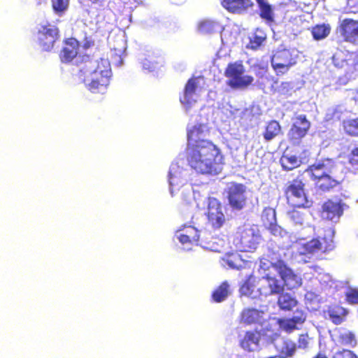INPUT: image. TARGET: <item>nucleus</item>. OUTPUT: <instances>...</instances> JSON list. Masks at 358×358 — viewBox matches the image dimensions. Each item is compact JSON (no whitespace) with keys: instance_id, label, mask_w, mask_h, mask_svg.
<instances>
[{"instance_id":"1","label":"nucleus","mask_w":358,"mask_h":358,"mask_svg":"<svg viewBox=\"0 0 358 358\" xmlns=\"http://www.w3.org/2000/svg\"><path fill=\"white\" fill-rule=\"evenodd\" d=\"M187 164L196 173L215 176L222 171L224 156L217 145L210 141H202L199 145L186 147Z\"/></svg>"},{"instance_id":"2","label":"nucleus","mask_w":358,"mask_h":358,"mask_svg":"<svg viewBox=\"0 0 358 358\" xmlns=\"http://www.w3.org/2000/svg\"><path fill=\"white\" fill-rule=\"evenodd\" d=\"M112 76L110 62L104 59L94 61L83 59L77 73L78 80L85 83L92 93L103 94L107 90Z\"/></svg>"},{"instance_id":"3","label":"nucleus","mask_w":358,"mask_h":358,"mask_svg":"<svg viewBox=\"0 0 358 358\" xmlns=\"http://www.w3.org/2000/svg\"><path fill=\"white\" fill-rule=\"evenodd\" d=\"M336 164L332 159L324 158L309 165L306 169L314 182L317 192L325 193L341 184L342 180L334 174Z\"/></svg>"},{"instance_id":"4","label":"nucleus","mask_w":358,"mask_h":358,"mask_svg":"<svg viewBox=\"0 0 358 358\" xmlns=\"http://www.w3.org/2000/svg\"><path fill=\"white\" fill-rule=\"evenodd\" d=\"M335 229L333 227L324 229L322 236L312 238L303 244V252L306 255L324 254L332 251L335 248L334 238Z\"/></svg>"},{"instance_id":"5","label":"nucleus","mask_w":358,"mask_h":358,"mask_svg":"<svg viewBox=\"0 0 358 358\" xmlns=\"http://www.w3.org/2000/svg\"><path fill=\"white\" fill-rule=\"evenodd\" d=\"M284 194L288 203L292 207L308 208L311 206V202L308 200L305 192V183L300 177L287 182Z\"/></svg>"},{"instance_id":"6","label":"nucleus","mask_w":358,"mask_h":358,"mask_svg":"<svg viewBox=\"0 0 358 358\" xmlns=\"http://www.w3.org/2000/svg\"><path fill=\"white\" fill-rule=\"evenodd\" d=\"M298 58L297 50L294 48L278 50L271 57V66L277 76H282L297 64Z\"/></svg>"},{"instance_id":"7","label":"nucleus","mask_w":358,"mask_h":358,"mask_svg":"<svg viewBox=\"0 0 358 358\" xmlns=\"http://www.w3.org/2000/svg\"><path fill=\"white\" fill-rule=\"evenodd\" d=\"M244 71L241 62L229 63L224 70V76L229 78L227 85L232 89L245 88L250 85L254 78L251 76H243Z\"/></svg>"},{"instance_id":"8","label":"nucleus","mask_w":358,"mask_h":358,"mask_svg":"<svg viewBox=\"0 0 358 358\" xmlns=\"http://www.w3.org/2000/svg\"><path fill=\"white\" fill-rule=\"evenodd\" d=\"M331 59L334 65L338 69H343L346 74L350 76L358 75L357 52L337 49Z\"/></svg>"},{"instance_id":"9","label":"nucleus","mask_w":358,"mask_h":358,"mask_svg":"<svg viewBox=\"0 0 358 358\" xmlns=\"http://www.w3.org/2000/svg\"><path fill=\"white\" fill-rule=\"evenodd\" d=\"M260 236L251 227L240 229L234 239V244L237 250L241 252H252L259 245Z\"/></svg>"},{"instance_id":"10","label":"nucleus","mask_w":358,"mask_h":358,"mask_svg":"<svg viewBox=\"0 0 358 358\" xmlns=\"http://www.w3.org/2000/svg\"><path fill=\"white\" fill-rule=\"evenodd\" d=\"M37 43L43 51H50L59 38V29L52 24L47 23L40 26L36 33Z\"/></svg>"},{"instance_id":"11","label":"nucleus","mask_w":358,"mask_h":358,"mask_svg":"<svg viewBox=\"0 0 358 358\" xmlns=\"http://www.w3.org/2000/svg\"><path fill=\"white\" fill-rule=\"evenodd\" d=\"M247 187L242 183L231 182L225 192L229 206L235 210H241L246 205Z\"/></svg>"},{"instance_id":"12","label":"nucleus","mask_w":358,"mask_h":358,"mask_svg":"<svg viewBox=\"0 0 358 358\" xmlns=\"http://www.w3.org/2000/svg\"><path fill=\"white\" fill-rule=\"evenodd\" d=\"M271 265L278 272L284 282L282 285L287 289H292L299 287L301 285V279L287 266L283 260L279 259L274 263H271Z\"/></svg>"},{"instance_id":"13","label":"nucleus","mask_w":358,"mask_h":358,"mask_svg":"<svg viewBox=\"0 0 358 358\" xmlns=\"http://www.w3.org/2000/svg\"><path fill=\"white\" fill-rule=\"evenodd\" d=\"M293 122L288 132L290 141L299 142L308 134L311 124L303 114L296 115L293 117Z\"/></svg>"},{"instance_id":"14","label":"nucleus","mask_w":358,"mask_h":358,"mask_svg":"<svg viewBox=\"0 0 358 358\" xmlns=\"http://www.w3.org/2000/svg\"><path fill=\"white\" fill-rule=\"evenodd\" d=\"M345 203L342 199H327L321 208V217L327 220L337 222L343 214Z\"/></svg>"},{"instance_id":"15","label":"nucleus","mask_w":358,"mask_h":358,"mask_svg":"<svg viewBox=\"0 0 358 358\" xmlns=\"http://www.w3.org/2000/svg\"><path fill=\"white\" fill-rule=\"evenodd\" d=\"M217 230L203 229L201 230L200 245L207 250L220 252L224 248V236H219L216 233Z\"/></svg>"},{"instance_id":"16","label":"nucleus","mask_w":358,"mask_h":358,"mask_svg":"<svg viewBox=\"0 0 358 358\" xmlns=\"http://www.w3.org/2000/svg\"><path fill=\"white\" fill-rule=\"evenodd\" d=\"M207 217L213 230H217L225 223V215L222 212L221 203L216 199H210L208 202Z\"/></svg>"},{"instance_id":"17","label":"nucleus","mask_w":358,"mask_h":358,"mask_svg":"<svg viewBox=\"0 0 358 358\" xmlns=\"http://www.w3.org/2000/svg\"><path fill=\"white\" fill-rule=\"evenodd\" d=\"M338 30L345 42L358 43V20L345 18L339 23Z\"/></svg>"},{"instance_id":"18","label":"nucleus","mask_w":358,"mask_h":358,"mask_svg":"<svg viewBox=\"0 0 358 358\" xmlns=\"http://www.w3.org/2000/svg\"><path fill=\"white\" fill-rule=\"evenodd\" d=\"M260 285L258 291L261 296H268L271 295L279 294L283 292L284 285L280 280L275 277L269 275L268 274L262 277L259 280Z\"/></svg>"},{"instance_id":"19","label":"nucleus","mask_w":358,"mask_h":358,"mask_svg":"<svg viewBox=\"0 0 358 358\" xmlns=\"http://www.w3.org/2000/svg\"><path fill=\"white\" fill-rule=\"evenodd\" d=\"M80 42L73 37L66 38L63 40V46L59 51V57L62 63L71 62L78 55Z\"/></svg>"},{"instance_id":"20","label":"nucleus","mask_w":358,"mask_h":358,"mask_svg":"<svg viewBox=\"0 0 358 358\" xmlns=\"http://www.w3.org/2000/svg\"><path fill=\"white\" fill-rule=\"evenodd\" d=\"M206 125L204 124L198 123L188 129L187 131V147L193 145H199L202 141H208L203 138L205 137Z\"/></svg>"},{"instance_id":"21","label":"nucleus","mask_w":358,"mask_h":358,"mask_svg":"<svg viewBox=\"0 0 358 358\" xmlns=\"http://www.w3.org/2000/svg\"><path fill=\"white\" fill-rule=\"evenodd\" d=\"M178 232V238L182 244H200L201 231H199L195 227L187 226Z\"/></svg>"},{"instance_id":"22","label":"nucleus","mask_w":358,"mask_h":358,"mask_svg":"<svg viewBox=\"0 0 358 358\" xmlns=\"http://www.w3.org/2000/svg\"><path fill=\"white\" fill-rule=\"evenodd\" d=\"M261 334L257 330L248 331L240 340L241 347L247 351H254L259 346Z\"/></svg>"},{"instance_id":"23","label":"nucleus","mask_w":358,"mask_h":358,"mask_svg":"<svg viewBox=\"0 0 358 358\" xmlns=\"http://www.w3.org/2000/svg\"><path fill=\"white\" fill-rule=\"evenodd\" d=\"M196 87L197 83L196 78H189L185 85L182 96L180 97V101L183 105L189 107L192 103L196 102L193 96L196 93Z\"/></svg>"},{"instance_id":"24","label":"nucleus","mask_w":358,"mask_h":358,"mask_svg":"<svg viewBox=\"0 0 358 358\" xmlns=\"http://www.w3.org/2000/svg\"><path fill=\"white\" fill-rule=\"evenodd\" d=\"M222 6L231 13H242L253 6L251 0H222Z\"/></svg>"},{"instance_id":"25","label":"nucleus","mask_w":358,"mask_h":358,"mask_svg":"<svg viewBox=\"0 0 358 358\" xmlns=\"http://www.w3.org/2000/svg\"><path fill=\"white\" fill-rule=\"evenodd\" d=\"M282 133V127L277 120L268 121L264 128L262 136L266 141H271Z\"/></svg>"},{"instance_id":"26","label":"nucleus","mask_w":358,"mask_h":358,"mask_svg":"<svg viewBox=\"0 0 358 358\" xmlns=\"http://www.w3.org/2000/svg\"><path fill=\"white\" fill-rule=\"evenodd\" d=\"M330 320L334 324H340L345 320L346 316L348 313V310L341 306H334L330 307L327 310Z\"/></svg>"},{"instance_id":"27","label":"nucleus","mask_w":358,"mask_h":358,"mask_svg":"<svg viewBox=\"0 0 358 358\" xmlns=\"http://www.w3.org/2000/svg\"><path fill=\"white\" fill-rule=\"evenodd\" d=\"M341 127L345 134L358 138V117L343 120L341 122Z\"/></svg>"},{"instance_id":"28","label":"nucleus","mask_w":358,"mask_h":358,"mask_svg":"<svg viewBox=\"0 0 358 358\" xmlns=\"http://www.w3.org/2000/svg\"><path fill=\"white\" fill-rule=\"evenodd\" d=\"M262 312L255 308H245L241 313V322L246 324L257 323L261 317Z\"/></svg>"},{"instance_id":"29","label":"nucleus","mask_w":358,"mask_h":358,"mask_svg":"<svg viewBox=\"0 0 358 358\" xmlns=\"http://www.w3.org/2000/svg\"><path fill=\"white\" fill-rule=\"evenodd\" d=\"M229 293V285L227 281H224L212 292L211 298L214 302L220 303L227 298Z\"/></svg>"},{"instance_id":"30","label":"nucleus","mask_w":358,"mask_h":358,"mask_svg":"<svg viewBox=\"0 0 358 358\" xmlns=\"http://www.w3.org/2000/svg\"><path fill=\"white\" fill-rule=\"evenodd\" d=\"M277 303L281 310H291L296 306L298 301L291 294L281 292L278 296Z\"/></svg>"},{"instance_id":"31","label":"nucleus","mask_w":358,"mask_h":358,"mask_svg":"<svg viewBox=\"0 0 358 358\" xmlns=\"http://www.w3.org/2000/svg\"><path fill=\"white\" fill-rule=\"evenodd\" d=\"M311 34L315 41H320L327 38L331 31V27L329 24H320L311 28Z\"/></svg>"},{"instance_id":"32","label":"nucleus","mask_w":358,"mask_h":358,"mask_svg":"<svg viewBox=\"0 0 358 358\" xmlns=\"http://www.w3.org/2000/svg\"><path fill=\"white\" fill-rule=\"evenodd\" d=\"M282 169L285 171H291L301 165V161L298 157L292 155H283L280 159Z\"/></svg>"},{"instance_id":"33","label":"nucleus","mask_w":358,"mask_h":358,"mask_svg":"<svg viewBox=\"0 0 358 358\" xmlns=\"http://www.w3.org/2000/svg\"><path fill=\"white\" fill-rule=\"evenodd\" d=\"M338 341L341 345L350 348H355L357 344L354 333L350 331H344L340 333Z\"/></svg>"},{"instance_id":"34","label":"nucleus","mask_w":358,"mask_h":358,"mask_svg":"<svg viewBox=\"0 0 358 358\" xmlns=\"http://www.w3.org/2000/svg\"><path fill=\"white\" fill-rule=\"evenodd\" d=\"M260 9V17L268 22H273V15L271 6L266 1L258 3Z\"/></svg>"},{"instance_id":"35","label":"nucleus","mask_w":358,"mask_h":358,"mask_svg":"<svg viewBox=\"0 0 358 358\" xmlns=\"http://www.w3.org/2000/svg\"><path fill=\"white\" fill-rule=\"evenodd\" d=\"M301 208L293 207V208L287 212L289 219L296 224L302 225L305 221L306 214L304 212L299 210Z\"/></svg>"},{"instance_id":"36","label":"nucleus","mask_w":358,"mask_h":358,"mask_svg":"<svg viewBox=\"0 0 358 358\" xmlns=\"http://www.w3.org/2000/svg\"><path fill=\"white\" fill-rule=\"evenodd\" d=\"M278 324L281 329L288 333L298 329V325H300L293 317L280 319Z\"/></svg>"},{"instance_id":"37","label":"nucleus","mask_w":358,"mask_h":358,"mask_svg":"<svg viewBox=\"0 0 358 358\" xmlns=\"http://www.w3.org/2000/svg\"><path fill=\"white\" fill-rule=\"evenodd\" d=\"M296 351V344L292 341L286 340L283 342L280 353L285 357L292 356Z\"/></svg>"},{"instance_id":"38","label":"nucleus","mask_w":358,"mask_h":358,"mask_svg":"<svg viewBox=\"0 0 358 358\" xmlns=\"http://www.w3.org/2000/svg\"><path fill=\"white\" fill-rule=\"evenodd\" d=\"M51 2L54 12L59 15L63 13L69 6V0H51Z\"/></svg>"},{"instance_id":"39","label":"nucleus","mask_w":358,"mask_h":358,"mask_svg":"<svg viewBox=\"0 0 358 358\" xmlns=\"http://www.w3.org/2000/svg\"><path fill=\"white\" fill-rule=\"evenodd\" d=\"M265 39V36L258 35L257 33H255L252 37L250 38L248 47L252 50H257L261 46Z\"/></svg>"},{"instance_id":"40","label":"nucleus","mask_w":358,"mask_h":358,"mask_svg":"<svg viewBox=\"0 0 358 358\" xmlns=\"http://www.w3.org/2000/svg\"><path fill=\"white\" fill-rule=\"evenodd\" d=\"M348 162L356 170H358V145L355 146L348 156Z\"/></svg>"},{"instance_id":"41","label":"nucleus","mask_w":358,"mask_h":358,"mask_svg":"<svg viewBox=\"0 0 358 358\" xmlns=\"http://www.w3.org/2000/svg\"><path fill=\"white\" fill-rule=\"evenodd\" d=\"M215 23L212 21L204 20L199 24L198 29L200 33L206 34L212 33L215 29Z\"/></svg>"},{"instance_id":"42","label":"nucleus","mask_w":358,"mask_h":358,"mask_svg":"<svg viewBox=\"0 0 358 358\" xmlns=\"http://www.w3.org/2000/svg\"><path fill=\"white\" fill-rule=\"evenodd\" d=\"M253 287L254 283L251 280V277H249L241 286L240 293L243 295L250 296L253 292Z\"/></svg>"},{"instance_id":"43","label":"nucleus","mask_w":358,"mask_h":358,"mask_svg":"<svg viewBox=\"0 0 358 358\" xmlns=\"http://www.w3.org/2000/svg\"><path fill=\"white\" fill-rule=\"evenodd\" d=\"M345 300L351 305L358 304V289L350 288L345 292Z\"/></svg>"},{"instance_id":"44","label":"nucleus","mask_w":358,"mask_h":358,"mask_svg":"<svg viewBox=\"0 0 358 358\" xmlns=\"http://www.w3.org/2000/svg\"><path fill=\"white\" fill-rule=\"evenodd\" d=\"M332 358H358V356L350 350L341 349L337 350Z\"/></svg>"},{"instance_id":"45","label":"nucleus","mask_w":358,"mask_h":358,"mask_svg":"<svg viewBox=\"0 0 358 358\" xmlns=\"http://www.w3.org/2000/svg\"><path fill=\"white\" fill-rule=\"evenodd\" d=\"M292 317L296 321V322L301 325L306 320V314L304 310L297 308Z\"/></svg>"},{"instance_id":"46","label":"nucleus","mask_w":358,"mask_h":358,"mask_svg":"<svg viewBox=\"0 0 358 358\" xmlns=\"http://www.w3.org/2000/svg\"><path fill=\"white\" fill-rule=\"evenodd\" d=\"M308 345V337L307 334H301L298 339V347L299 348L305 349Z\"/></svg>"},{"instance_id":"47","label":"nucleus","mask_w":358,"mask_h":358,"mask_svg":"<svg viewBox=\"0 0 358 358\" xmlns=\"http://www.w3.org/2000/svg\"><path fill=\"white\" fill-rule=\"evenodd\" d=\"M176 178V177L173 175V173H172V171L170 170V171L169 173V183H170L171 186H173L175 185V183H177V182L175 181Z\"/></svg>"},{"instance_id":"48","label":"nucleus","mask_w":358,"mask_h":358,"mask_svg":"<svg viewBox=\"0 0 358 358\" xmlns=\"http://www.w3.org/2000/svg\"><path fill=\"white\" fill-rule=\"evenodd\" d=\"M259 71L256 72V76L259 78H262L264 76L265 73L266 72V69L263 67H258Z\"/></svg>"},{"instance_id":"49","label":"nucleus","mask_w":358,"mask_h":358,"mask_svg":"<svg viewBox=\"0 0 358 358\" xmlns=\"http://www.w3.org/2000/svg\"><path fill=\"white\" fill-rule=\"evenodd\" d=\"M313 358H329L324 352H318Z\"/></svg>"},{"instance_id":"50","label":"nucleus","mask_w":358,"mask_h":358,"mask_svg":"<svg viewBox=\"0 0 358 358\" xmlns=\"http://www.w3.org/2000/svg\"><path fill=\"white\" fill-rule=\"evenodd\" d=\"M94 45V42L93 41H87L86 43H84V48H90V46L93 45Z\"/></svg>"},{"instance_id":"51","label":"nucleus","mask_w":358,"mask_h":358,"mask_svg":"<svg viewBox=\"0 0 358 358\" xmlns=\"http://www.w3.org/2000/svg\"><path fill=\"white\" fill-rule=\"evenodd\" d=\"M227 264L229 266H230L231 267H234V265H233V264L231 263V261L228 260L227 261Z\"/></svg>"},{"instance_id":"52","label":"nucleus","mask_w":358,"mask_h":358,"mask_svg":"<svg viewBox=\"0 0 358 358\" xmlns=\"http://www.w3.org/2000/svg\"><path fill=\"white\" fill-rule=\"evenodd\" d=\"M257 3H261V2H264L265 1L264 0H256Z\"/></svg>"},{"instance_id":"53","label":"nucleus","mask_w":358,"mask_h":358,"mask_svg":"<svg viewBox=\"0 0 358 358\" xmlns=\"http://www.w3.org/2000/svg\"><path fill=\"white\" fill-rule=\"evenodd\" d=\"M357 54H358V52H357Z\"/></svg>"}]
</instances>
